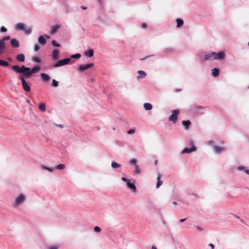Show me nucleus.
<instances>
[{
	"mask_svg": "<svg viewBox=\"0 0 249 249\" xmlns=\"http://www.w3.org/2000/svg\"><path fill=\"white\" fill-rule=\"evenodd\" d=\"M214 151L217 153H221L225 150V148L223 147L215 145L213 146Z\"/></svg>",
	"mask_w": 249,
	"mask_h": 249,
	"instance_id": "obj_12",
	"label": "nucleus"
},
{
	"mask_svg": "<svg viewBox=\"0 0 249 249\" xmlns=\"http://www.w3.org/2000/svg\"><path fill=\"white\" fill-rule=\"evenodd\" d=\"M142 28H145L147 27V24L145 23H143L142 25Z\"/></svg>",
	"mask_w": 249,
	"mask_h": 249,
	"instance_id": "obj_44",
	"label": "nucleus"
},
{
	"mask_svg": "<svg viewBox=\"0 0 249 249\" xmlns=\"http://www.w3.org/2000/svg\"><path fill=\"white\" fill-rule=\"evenodd\" d=\"M16 59L19 62H24L25 60V56L23 54H18L16 56Z\"/></svg>",
	"mask_w": 249,
	"mask_h": 249,
	"instance_id": "obj_17",
	"label": "nucleus"
},
{
	"mask_svg": "<svg viewBox=\"0 0 249 249\" xmlns=\"http://www.w3.org/2000/svg\"><path fill=\"white\" fill-rule=\"evenodd\" d=\"M59 28H60V26L58 25H55L53 26L52 27L51 33L52 35L55 34L57 32V31Z\"/></svg>",
	"mask_w": 249,
	"mask_h": 249,
	"instance_id": "obj_19",
	"label": "nucleus"
},
{
	"mask_svg": "<svg viewBox=\"0 0 249 249\" xmlns=\"http://www.w3.org/2000/svg\"><path fill=\"white\" fill-rule=\"evenodd\" d=\"M130 162L134 165L135 166L136 165H137V160H136V159H131L130 160Z\"/></svg>",
	"mask_w": 249,
	"mask_h": 249,
	"instance_id": "obj_33",
	"label": "nucleus"
},
{
	"mask_svg": "<svg viewBox=\"0 0 249 249\" xmlns=\"http://www.w3.org/2000/svg\"><path fill=\"white\" fill-rule=\"evenodd\" d=\"M185 220H186V218H184V219H180V220H179V221H180V222H183L185 221Z\"/></svg>",
	"mask_w": 249,
	"mask_h": 249,
	"instance_id": "obj_51",
	"label": "nucleus"
},
{
	"mask_svg": "<svg viewBox=\"0 0 249 249\" xmlns=\"http://www.w3.org/2000/svg\"><path fill=\"white\" fill-rule=\"evenodd\" d=\"M93 66H94L93 63H90V64H86V65H80L78 67V70L79 72H83L85 71H86V70L93 67Z\"/></svg>",
	"mask_w": 249,
	"mask_h": 249,
	"instance_id": "obj_7",
	"label": "nucleus"
},
{
	"mask_svg": "<svg viewBox=\"0 0 249 249\" xmlns=\"http://www.w3.org/2000/svg\"><path fill=\"white\" fill-rule=\"evenodd\" d=\"M146 57H144V58H142V59H141V60H144Z\"/></svg>",
	"mask_w": 249,
	"mask_h": 249,
	"instance_id": "obj_59",
	"label": "nucleus"
},
{
	"mask_svg": "<svg viewBox=\"0 0 249 249\" xmlns=\"http://www.w3.org/2000/svg\"><path fill=\"white\" fill-rule=\"evenodd\" d=\"M197 229L199 231H201L202 229L199 227H197Z\"/></svg>",
	"mask_w": 249,
	"mask_h": 249,
	"instance_id": "obj_54",
	"label": "nucleus"
},
{
	"mask_svg": "<svg viewBox=\"0 0 249 249\" xmlns=\"http://www.w3.org/2000/svg\"><path fill=\"white\" fill-rule=\"evenodd\" d=\"M80 57L81 54L80 53H76L71 56V58H79Z\"/></svg>",
	"mask_w": 249,
	"mask_h": 249,
	"instance_id": "obj_34",
	"label": "nucleus"
},
{
	"mask_svg": "<svg viewBox=\"0 0 249 249\" xmlns=\"http://www.w3.org/2000/svg\"><path fill=\"white\" fill-rule=\"evenodd\" d=\"M98 1L100 2H101V0H98Z\"/></svg>",
	"mask_w": 249,
	"mask_h": 249,
	"instance_id": "obj_60",
	"label": "nucleus"
},
{
	"mask_svg": "<svg viewBox=\"0 0 249 249\" xmlns=\"http://www.w3.org/2000/svg\"><path fill=\"white\" fill-rule=\"evenodd\" d=\"M57 126H58L60 128H62L63 127V126L61 124H55Z\"/></svg>",
	"mask_w": 249,
	"mask_h": 249,
	"instance_id": "obj_52",
	"label": "nucleus"
},
{
	"mask_svg": "<svg viewBox=\"0 0 249 249\" xmlns=\"http://www.w3.org/2000/svg\"><path fill=\"white\" fill-rule=\"evenodd\" d=\"M151 249H157V248L154 245H153L151 247Z\"/></svg>",
	"mask_w": 249,
	"mask_h": 249,
	"instance_id": "obj_53",
	"label": "nucleus"
},
{
	"mask_svg": "<svg viewBox=\"0 0 249 249\" xmlns=\"http://www.w3.org/2000/svg\"><path fill=\"white\" fill-rule=\"evenodd\" d=\"M122 180H123V181H128V179H127V178H124V177H123V178H122Z\"/></svg>",
	"mask_w": 249,
	"mask_h": 249,
	"instance_id": "obj_47",
	"label": "nucleus"
},
{
	"mask_svg": "<svg viewBox=\"0 0 249 249\" xmlns=\"http://www.w3.org/2000/svg\"><path fill=\"white\" fill-rule=\"evenodd\" d=\"M135 129L133 128V129H131L129 130H128L127 131V133L129 134H133L134 133H135Z\"/></svg>",
	"mask_w": 249,
	"mask_h": 249,
	"instance_id": "obj_40",
	"label": "nucleus"
},
{
	"mask_svg": "<svg viewBox=\"0 0 249 249\" xmlns=\"http://www.w3.org/2000/svg\"><path fill=\"white\" fill-rule=\"evenodd\" d=\"M18 78L21 81L22 86L23 89L27 92L30 91L31 88L28 85V83L26 82L24 76L22 75H19Z\"/></svg>",
	"mask_w": 249,
	"mask_h": 249,
	"instance_id": "obj_3",
	"label": "nucleus"
},
{
	"mask_svg": "<svg viewBox=\"0 0 249 249\" xmlns=\"http://www.w3.org/2000/svg\"><path fill=\"white\" fill-rule=\"evenodd\" d=\"M71 61V58H67L58 61L53 66L54 67H58L68 64Z\"/></svg>",
	"mask_w": 249,
	"mask_h": 249,
	"instance_id": "obj_4",
	"label": "nucleus"
},
{
	"mask_svg": "<svg viewBox=\"0 0 249 249\" xmlns=\"http://www.w3.org/2000/svg\"><path fill=\"white\" fill-rule=\"evenodd\" d=\"M52 44L53 46L55 47H60V45L55 40H53L52 41Z\"/></svg>",
	"mask_w": 249,
	"mask_h": 249,
	"instance_id": "obj_36",
	"label": "nucleus"
},
{
	"mask_svg": "<svg viewBox=\"0 0 249 249\" xmlns=\"http://www.w3.org/2000/svg\"><path fill=\"white\" fill-rule=\"evenodd\" d=\"M4 50V49H0V54H1V53L3 52Z\"/></svg>",
	"mask_w": 249,
	"mask_h": 249,
	"instance_id": "obj_55",
	"label": "nucleus"
},
{
	"mask_svg": "<svg viewBox=\"0 0 249 249\" xmlns=\"http://www.w3.org/2000/svg\"><path fill=\"white\" fill-rule=\"evenodd\" d=\"M127 187L131 189L133 192H135L136 190V187L133 183H130L129 181L127 182Z\"/></svg>",
	"mask_w": 249,
	"mask_h": 249,
	"instance_id": "obj_20",
	"label": "nucleus"
},
{
	"mask_svg": "<svg viewBox=\"0 0 249 249\" xmlns=\"http://www.w3.org/2000/svg\"><path fill=\"white\" fill-rule=\"evenodd\" d=\"M190 144L192 145V147L191 148H185L181 152L182 154L184 153H190L193 151H196V147L194 145L193 142L191 141Z\"/></svg>",
	"mask_w": 249,
	"mask_h": 249,
	"instance_id": "obj_8",
	"label": "nucleus"
},
{
	"mask_svg": "<svg viewBox=\"0 0 249 249\" xmlns=\"http://www.w3.org/2000/svg\"><path fill=\"white\" fill-rule=\"evenodd\" d=\"M212 74L213 77H218L219 74V70L218 69L214 68L212 70Z\"/></svg>",
	"mask_w": 249,
	"mask_h": 249,
	"instance_id": "obj_18",
	"label": "nucleus"
},
{
	"mask_svg": "<svg viewBox=\"0 0 249 249\" xmlns=\"http://www.w3.org/2000/svg\"><path fill=\"white\" fill-rule=\"evenodd\" d=\"M59 51L57 50H54L52 52V57L53 60L58 58Z\"/></svg>",
	"mask_w": 249,
	"mask_h": 249,
	"instance_id": "obj_16",
	"label": "nucleus"
},
{
	"mask_svg": "<svg viewBox=\"0 0 249 249\" xmlns=\"http://www.w3.org/2000/svg\"><path fill=\"white\" fill-rule=\"evenodd\" d=\"M25 199L26 197L25 195L20 194L16 198L15 204L16 206H19L22 204L25 201Z\"/></svg>",
	"mask_w": 249,
	"mask_h": 249,
	"instance_id": "obj_6",
	"label": "nucleus"
},
{
	"mask_svg": "<svg viewBox=\"0 0 249 249\" xmlns=\"http://www.w3.org/2000/svg\"><path fill=\"white\" fill-rule=\"evenodd\" d=\"M245 169V167H244V166H239V167H238V169L239 170H243V169Z\"/></svg>",
	"mask_w": 249,
	"mask_h": 249,
	"instance_id": "obj_45",
	"label": "nucleus"
},
{
	"mask_svg": "<svg viewBox=\"0 0 249 249\" xmlns=\"http://www.w3.org/2000/svg\"><path fill=\"white\" fill-rule=\"evenodd\" d=\"M94 230L95 232H99L101 231V228L98 226H95L94 228Z\"/></svg>",
	"mask_w": 249,
	"mask_h": 249,
	"instance_id": "obj_38",
	"label": "nucleus"
},
{
	"mask_svg": "<svg viewBox=\"0 0 249 249\" xmlns=\"http://www.w3.org/2000/svg\"><path fill=\"white\" fill-rule=\"evenodd\" d=\"M41 168L42 169H44V170H48L49 171V172H52L53 171V167H51V168H49V167H47L44 165H42L41 166Z\"/></svg>",
	"mask_w": 249,
	"mask_h": 249,
	"instance_id": "obj_30",
	"label": "nucleus"
},
{
	"mask_svg": "<svg viewBox=\"0 0 249 249\" xmlns=\"http://www.w3.org/2000/svg\"><path fill=\"white\" fill-rule=\"evenodd\" d=\"M65 167V164H59L56 167V168L58 170H62Z\"/></svg>",
	"mask_w": 249,
	"mask_h": 249,
	"instance_id": "obj_31",
	"label": "nucleus"
},
{
	"mask_svg": "<svg viewBox=\"0 0 249 249\" xmlns=\"http://www.w3.org/2000/svg\"><path fill=\"white\" fill-rule=\"evenodd\" d=\"M174 51V49L172 48H166L164 50V52L166 53H169L173 52Z\"/></svg>",
	"mask_w": 249,
	"mask_h": 249,
	"instance_id": "obj_32",
	"label": "nucleus"
},
{
	"mask_svg": "<svg viewBox=\"0 0 249 249\" xmlns=\"http://www.w3.org/2000/svg\"><path fill=\"white\" fill-rule=\"evenodd\" d=\"M135 173L137 174H140L141 172V170H140V169L139 166L138 165H136L135 166Z\"/></svg>",
	"mask_w": 249,
	"mask_h": 249,
	"instance_id": "obj_35",
	"label": "nucleus"
},
{
	"mask_svg": "<svg viewBox=\"0 0 249 249\" xmlns=\"http://www.w3.org/2000/svg\"><path fill=\"white\" fill-rule=\"evenodd\" d=\"M49 249H58V248L56 246H53L50 247Z\"/></svg>",
	"mask_w": 249,
	"mask_h": 249,
	"instance_id": "obj_46",
	"label": "nucleus"
},
{
	"mask_svg": "<svg viewBox=\"0 0 249 249\" xmlns=\"http://www.w3.org/2000/svg\"><path fill=\"white\" fill-rule=\"evenodd\" d=\"M0 65L3 67H7L9 66V63L6 61L0 60Z\"/></svg>",
	"mask_w": 249,
	"mask_h": 249,
	"instance_id": "obj_28",
	"label": "nucleus"
},
{
	"mask_svg": "<svg viewBox=\"0 0 249 249\" xmlns=\"http://www.w3.org/2000/svg\"><path fill=\"white\" fill-rule=\"evenodd\" d=\"M245 172L249 175V170H245Z\"/></svg>",
	"mask_w": 249,
	"mask_h": 249,
	"instance_id": "obj_49",
	"label": "nucleus"
},
{
	"mask_svg": "<svg viewBox=\"0 0 249 249\" xmlns=\"http://www.w3.org/2000/svg\"><path fill=\"white\" fill-rule=\"evenodd\" d=\"M179 113V110L178 109H175L172 110V114L169 117V121L176 123L178 119V115Z\"/></svg>",
	"mask_w": 249,
	"mask_h": 249,
	"instance_id": "obj_5",
	"label": "nucleus"
},
{
	"mask_svg": "<svg viewBox=\"0 0 249 249\" xmlns=\"http://www.w3.org/2000/svg\"><path fill=\"white\" fill-rule=\"evenodd\" d=\"M143 107L146 110H151L153 108L152 105L150 103H144Z\"/></svg>",
	"mask_w": 249,
	"mask_h": 249,
	"instance_id": "obj_23",
	"label": "nucleus"
},
{
	"mask_svg": "<svg viewBox=\"0 0 249 249\" xmlns=\"http://www.w3.org/2000/svg\"><path fill=\"white\" fill-rule=\"evenodd\" d=\"M137 72L139 74L137 77V79L145 78L146 76V73L143 71H138Z\"/></svg>",
	"mask_w": 249,
	"mask_h": 249,
	"instance_id": "obj_14",
	"label": "nucleus"
},
{
	"mask_svg": "<svg viewBox=\"0 0 249 249\" xmlns=\"http://www.w3.org/2000/svg\"><path fill=\"white\" fill-rule=\"evenodd\" d=\"M45 36L47 38H50V36H48V35H45Z\"/></svg>",
	"mask_w": 249,
	"mask_h": 249,
	"instance_id": "obj_56",
	"label": "nucleus"
},
{
	"mask_svg": "<svg viewBox=\"0 0 249 249\" xmlns=\"http://www.w3.org/2000/svg\"><path fill=\"white\" fill-rule=\"evenodd\" d=\"M39 108L42 111L46 110V105L45 103H40L39 105Z\"/></svg>",
	"mask_w": 249,
	"mask_h": 249,
	"instance_id": "obj_27",
	"label": "nucleus"
},
{
	"mask_svg": "<svg viewBox=\"0 0 249 249\" xmlns=\"http://www.w3.org/2000/svg\"><path fill=\"white\" fill-rule=\"evenodd\" d=\"M213 55H214V52H213L209 54H205L204 56V59L205 60H208L211 59L212 58H213Z\"/></svg>",
	"mask_w": 249,
	"mask_h": 249,
	"instance_id": "obj_22",
	"label": "nucleus"
},
{
	"mask_svg": "<svg viewBox=\"0 0 249 249\" xmlns=\"http://www.w3.org/2000/svg\"><path fill=\"white\" fill-rule=\"evenodd\" d=\"M10 37L9 36H6L4 37L2 39L0 40V50L5 49V40H9Z\"/></svg>",
	"mask_w": 249,
	"mask_h": 249,
	"instance_id": "obj_9",
	"label": "nucleus"
},
{
	"mask_svg": "<svg viewBox=\"0 0 249 249\" xmlns=\"http://www.w3.org/2000/svg\"><path fill=\"white\" fill-rule=\"evenodd\" d=\"M248 45H249V42H248Z\"/></svg>",
	"mask_w": 249,
	"mask_h": 249,
	"instance_id": "obj_61",
	"label": "nucleus"
},
{
	"mask_svg": "<svg viewBox=\"0 0 249 249\" xmlns=\"http://www.w3.org/2000/svg\"><path fill=\"white\" fill-rule=\"evenodd\" d=\"M40 76L42 80L44 82H48L50 80V77L46 73H41Z\"/></svg>",
	"mask_w": 249,
	"mask_h": 249,
	"instance_id": "obj_15",
	"label": "nucleus"
},
{
	"mask_svg": "<svg viewBox=\"0 0 249 249\" xmlns=\"http://www.w3.org/2000/svg\"><path fill=\"white\" fill-rule=\"evenodd\" d=\"M33 60L35 62H37V63H39V62H40V59L39 57H34L33 58Z\"/></svg>",
	"mask_w": 249,
	"mask_h": 249,
	"instance_id": "obj_39",
	"label": "nucleus"
},
{
	"mask_svg": "<svg viewBox=\"0 0 249 249\" xmlns=\"http://www.w3.org/2000/svg\"><path fill=\"white\" fill-rule=\"evenodd\" d=\"M190 124L191 122L189 120L182 121V124L185 126V128L187 129H188Z\"/></svg>",
	"mask_w": 249,
	"mask_h": 249,
	"instance_id": "obj_24",
	"label": "nucleus"
},
{
	"mask_svg": "<svg viewBox=\"0 0 249 249\" xmlns=\"http://www.w3.org/2000/svg\"><path fill=\"white\" fill-rule=\"evenodd\" d=\"M10 43L11 46L14 48H18L19 46L18 41L15 38L12 39L10 41Z\"/></svg>",
	"mask_w": 249,
	"mask_h": 249,
	"instance_id": "obj_11",
	"label": "nucleus"
},
{
	"mask_svg": "<svg viewBox=\"0 0 249 249\" xmlns=\"http://www.w3.org/2000/svg\"><path fill=\"white\" fill-rule=\"evenodd\" d=\"M7 31V29L6 28H5L4 26H2L0 28V31L1 32H5Z\"/></svg>",
	"mask_w": 249,
	"mask_h": 249,
	"instance_id": "obj_42",
	"label": "nucleus"
},
{
	"mask_svg": "<svg viewBox=\"0 0 249 249\" xmlns=\"http://www.w3.org/2000/svg\"><path fill=\"white\" fill-rule=\"evenodd\" d=\"M12 69L17 73H22L26 78L30 77L32 74L39 71L40 68L39 66H36L31 69L30 68L26 67L23 65L20 67L18 65H14L12 67Z\"/></svg>",
	"mask_w": 249,
	"mask_h": 249,
	"instance_id": "obj_1",
	"label": "nucleus"
},
{
	"mask_svg": "<svg viewBox=\"0 0 249 249\" xmlns=\"http://www.w3.org/2000/svg\"><path fill=\"white\" fill-rule=\"evenodd\" d=\"M157 162H158V160H156L155 161V164L156 165L157 164Z\"/></svg>",
	"mask_w": 249,
	"mask_h": 249,
	"instance_id": "obj_58",
	"label": "nucleus"
},
{
	"mask_svg": "<svg viewBox=\"0 0 249 249\" xmlns=\"http://www.w3.org/2000/svg\"><path fill=\"white\" fill-rule=\"evenodd\" d=\"M85 55L88 57H91L93 55V51L92 50H89L88 52L85 53Z\"/></svg>",
	"mask_w": 249,
	"mask_h": 249,
	"instance_id": "obj_26",
	"label": "nucleus"
},
{
	"mask_svg": "<svg viewBox=\"0 0 249 249\" xmlns=\"http://www.w3.org/2000/svg\"><path fill=\"white\" fill-rule=\"evenodd\" d=\"M173 204L174 205H177V202H175V201H174V202H173Z\"/></svg>",
	"mask_w": 249,
	"mask_h": 249,
	"instance_id": "obj_57",
	"label": "nucleus"
},
{
	"mask_svg": "<svg viewBox=\"0 0 249 249\" xmlns=\"http://www.w3.org/2000/svg\"><path fill=\"white\" fill-rule=\"evenodd\" d=\"M81 8L82 9H83V10H86V9H87V7H85V6H82L81 7Z\"/></svg>",
	"mask_w": 249,
	"mask_h": 249,
	"instance_id": "obj_50",
	"label": "nucleus"
},
{
	"mask_svg": "<svg viewBox=\"0 0 249 249\" xmlns=\"http://www.w3.org/2000/svg\"><path fill=\"white\" fill-rule=\"evenodd\" d=\"M39 48H40L39 45L37 44H36L34 47V50L35 51L37 52L39 50Z\"/></svg>",
	"mask_w": 249,
	"mask_h": 249,
	"instance_id": "obj_41",
	"label": "nucleus"
},
{
	"mask_svg": "<svg viewBox=\"0 0 249 249\" xmlns=\"http://www.w3.org/2000/svg\"><path fill=\"white\" fill-rule=\"evenodd\" d=\"M213 143H214V141H213V140H210V141L208 142V144L209 145H212V144H213Z\"/></svg>",
	"mask_w": 249,
	"mask_h": 249,
	"instance_id": "obj_43",
	"label": "nucleus"
},
{
	"mask_svg": "<svg viewBox=\"0 0 249 249\" xmlns=\"http://www.w3.org/2000/svg\"><path fill=\"white\" fill-rule=\"evenodd\" d=\"M225 54L223 52H220L218 53H214V55H213V59H222L224 58Z\"/></svg>",
	"mask_w": 249,
	"mask_h": 249,
	"instance_id": "obj_10",
	"label": "nucleus"
},
{
	"mask_svg": "<svg viewBox=\"0 0 249 249\" xmlns=\"http://www.w3.org/2000/svg\"><path fill=\"white\" fill-rule=\"evenodd\" d=\"M38 42L41 45H45L46 43V40L43 36H40L38 37Z\"/></svg>",
	"mask_w": 249,
	"mask_h": 249,
	"instance_id": "obj_21",
	"label": "nucleus"
},
{
	"mask_svg": "<svg viewBox=\"0 0 249 249\" xmlns=\"http://www.w3.org/2000/svg\"><path fill=\"white\" fill-rule=\"evenodd\" d=\"M120 166H121V165L118 164V163H117L115 161H112V163H111V167L113 168H119Z\"/></svg>",
	"mask_w": 249,
	"mask_h": 249,
	"instance_id": "obj_29",
	"label": "nucleus"
},
{
	"mask_svg": "<svg viewBox=\"0 0 249 249\" xmlns=\"http://www.w3.org/2000/svg\"><path fill=\"white\" fill-rule=\"evenodd\" d=\"M16 29L18 31H23L26 34H30L32 32L31 27H25V25L23 23H18L16 25Z\"/></svg>",
	"mask_w": 249,
	"mask_h": 249,
	"instance_id": "obj_2",
	"label": "nucleus"
},
{
	"mask_svg": "<svg viewBox=\"0 0 249 249\" xmlns=\"http://www.w3.org/2000/svg\"><path fill=\"white\" fill-rule=\"evenodd\" d=\"M209 246L211 247L212 249H213L214 248V246L213 244H210Z\"/></svg>",
	"mask_w": 249,
	"mask_h": 249,
	"instance_id": "obj_48",
	"label": "nucleus"
},
{
	"mask_svg": "<svg viewBox=\"0 0 249 249\" xmlns=\"http://www.w3.org/2000/svg\"><path fill=\"white\" fill-rule=\"evenodd\" d=\"M176 21L177 23V27H181L183 24V21L180 18H177L176 20Z\"/></svg>",
	"mask_w": 249,
	"mask_h": 249,
	"instance_id": "obj_25",
	"label": "nucleus"
},
{
	"mask_svg": "<svg viewBox=\"0 0 249 249\" xmlns=\"http://www.w3.org/2000/svg\"><path fill=\"white\" fill-rule=\"evenodd\" d=\"M58 82L56 81L55 80L53 79V82H52V86L54 87H56L58 86Z\"/></svg>",
	"mask_w": 249,
	"mask_h": 249,
	"instance_id": "obj_37",
	"label": "nucleus"
},
{
	"mask_svg": "<svg viewBox=\"0 0 249 249\" xmlns=\"http://www.w3.org/2000/svg\"><path fill=\"white\" fill-rule=\"evenodd\" d=\"M162 184V181L161 180V175L158 174L157 176V183L156 184V188H159Z\"/></svg>",
	"mask_w": 249,
	"mask_h": 249,
	"instance_id": "obj_13",
	"label": "nucleus"
}]
</instances>
